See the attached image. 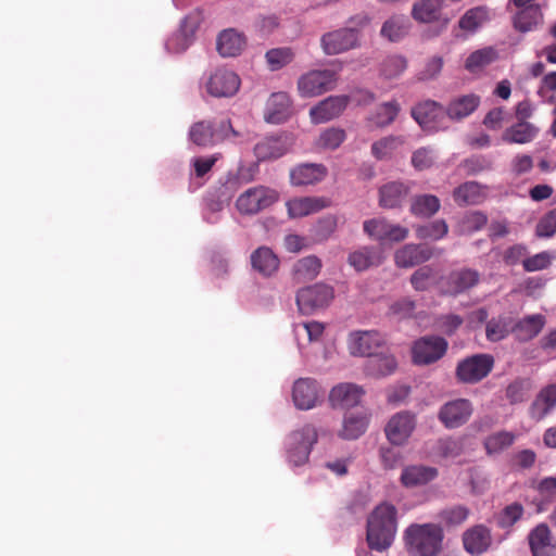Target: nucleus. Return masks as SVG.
I'll return each instance as SVG.
<instances>
[{
    "label": "nucleus",
    "instance_id": "nucleus-1",
    "mask_svg": "<svg viewBox=\"0 0 556 556\" xmlns=\"http://www.w3.org/2000/svg\"><path fill=\"white\" fill-rule=\"evenodd\" d=\"M397 532V509L390 503L375 507L367 519V542L371 549L387 551Z\"/></svg>",
    "mask_w": 556,
    "mask_h": 556
},
{
    "label": "nucleus",
    "instance_id": "nucleus-2",
    "mask_svg": "<svg viewBox=\"0 0 556 556\" xmlns=\"http://www.w3.org/2000/svg\"><path fill=\"white\" fill-rule=\"evenodd\" d=\"M407 551L414 556H439L443 530L435 523L412 525L404 533Z\"/></svg>",
    "mask_w": 556,
    "mask_h": 556
},
{
    "label": "nucleus",
    "instance_id": "nucleus-3",
    "mask_svg": "<svg viewBox=\"0 0 556 556\" xmlns=\"http://www.w3.org/2000/svg\"><path fill=\"white\" fill-rule=\"evenodd\" d=\"M337 83L338 75L334 71L312 70L299 77L296 88L302 98H315L333 90Z\"/></svg>",
    "mask_w": 556,
    "mask_h": 556
},
{
    "label": "nucleus",
    "instance_id": "nucleus-4",
    "mask_svg": "<svg viewBox=\"0 0 556 556\" xmlns=\"http://www.w3.org/2000/svg\"><path fill=\"white\" fill-rule=\"evenodd\" d=\"M230 136L238 137L239 132L232 128L228 119L222 121L218 126L210 121H200L192 124L189 129V139L195 146L203 148L214 146Z\"/></svg>",
    "mask_w": 556,
    "mask_h": 556
},
{
    "label": "nucleus",
    "instance_id": "nucleus-5",
    "mask_svg": "<svg viewBox=\"0 0 556 556\" xmlns=\"http://www.w3.org/2000/svg\"><path fill=\"white\" fill-rule=\"evenodd\" d=\"M279 193L266 186H255L242 192L237 201L236 207L242 215H255L276 203Z\"/></svg>",
    "mask_w": 556,
    "mask_h": 556
},
{
    "label": "nucleus",
    "instance_id": "nucleus-6",
    "mask_svg": "<svg viewBox=\"0 0 556 556\" xmlns=\"http://www.w3.org/2000/svg\"><path fill=\"white\" fill-rule=\"evenodd\" d=\"M334 296L332 287L325 283H315L302 288L296 293V305L304 315H309L330 304Z\"/></svg>",
    "mask_w": 556,
    "mask_h": 556
},
{
    "label": "nucleus",
    "instance_id": "nucleus-7",
    "mask_svg": "<svg viewBox=\"0 0 556 556\" xmlns=\"http://www.w3.org/2000/svg\"><path fill=\"white\" fill-rule=\"evenodd\" d=\"M363 228L368 237L381 243L402 242L409 235L408 228L403 227L399 224H393L383 217H377L365 220Z\"/></svg>",
    "mask_w": 556,
    "mask_h": 556
},
{
    "label": "nucleus",
    "instance_id": "nucleus-8",
    "mask_svg": "<svg viewBox=\"0 0 556 556\" xmlns=\"http://www.w3.org/2000/svg\"><path fill=\"white\" fill-rule=\"evenodd\" d=\"M317 442V431L311 425H305L290 435L288 458L294 466H301L308 460L312 446Z\"/></svg>",
    "mask_w": 556,
    "mask_h": 556
},
{
    "label": "nucleus",
    "instance_id": "nucleus-9",
    "mask_svg": "<svg viewBox=\"0 0 556 556\" xmlns=\"http://www.w3.org/2000/svg\"><path fill=\"white\" fill-rule=\"evenodd\" d=\"M294 144L292 134L281 132L276 136H268L254 146V155L258 162L277 160L289 151Z\"/></svg>",
    "mask_w": 556,
    "mask_h": 556
},
{
    "label": "nucleus",
    "instance_id": "nucleus-10",
    "mask_svg": "<svg viewBox=\"0 0 556 556\" xmlns=\"http://www.w3.org/2000/svg\"><path fill=\"white\" fill-rule=\"evenodd\" d=\"M494 358L490 354H476L458 363L457 378L466 383H476L485 378L492 370Z\"/></svg>",
    "mask_w": 556,
    "mask_h": 556
},
{
    "label": "nucleus",
    "instance_id": "nucleus-11",
    "mask_svg": "<svg viewBox=\"0 0 556 556\" xmlns=\"http://www.w3.org/2000/svg\"><path fill=\"white\" fill-rule=\"evenodd\" d=\"M363 394L361 387L350 383V439L361 437L369 424L370 413L361 404Z\"/></svg>",
    "mask_w": 556,
    "mask_h": 556
},
{
    "label": "nucleus",
    "instance_id": "nucleus-12",
    "mask_svg": "<svg viewBox=\"0 0 556 556\" xmlns=\"http://www.w3.org/2000/svg\"><path fill=\"white\" fill-rule=\"evenodd\" d=\"M241 85L240 77L230 70L217 68L206 81V91L214 98H230Z\"/></svg>",
    "mask_w": 556,
    "mask_h": 556
},
{
    "label": "nucleus",
    "instance_id": "nucleus-13",
    "mask_svg": "<svg viewBox=\"0 0 556 556\" xmlns=\"http://www.w3.org/2000/svg\"><path fill=\"white\" fill-rule=\"evenodd\" d=\"M473 406L467 399H455L443 404L439 410V420L448 429L466 424L472 415Z\"/></svg>",
    "mask_w": 556,
    "mask_h": 556
},
{
    "label": "nucleus",
    "instance_id": "nucleus-14",
    "mask_svg": "<svg viewBox=\"0 0 556 556\" xmlns=\"http://www.w3.org/2000/svg\"><path fill=\"white\" fill-rule=\"evenodd\" d=\"M447 348V342L440 337H424L417 340L413 346V359L415 364L427 365L440 359Z\"/></svg>",
    "mask_w": 556,
    "mask_h": 556
},
{
    "label": "nucleus",
    "instance_id": "nucleus-15",
    "mask_svg": "<svg viewBox=\"0 0 556 556\" xmlns=\"http://www.w3.org/2000/svg\"><path fill=\"white\" fill-rule=\"evenodd\" d=\"M445 113L444 109L432 100L420 102L412 109L413 118L427 131L438 130Z\"/></svg>",
    "mask_w": 556,
    "mask_h": 556
},
{
    "label": "nucleus",
    "instance_id": "nucleus-16",
    "mask_svg": "<svg viewBox=\"0 0 556 556\" xmlns=\"http://www.w3.org/2000/svg\"><path fill=\"white\" fill-rule=\"evenodd\" d=\"M348 106V96H330L309 110L313 124L327 123L339 117Z\"/></svg>",
    "mask_w": 556,
    "mask_h": 556
},
{
    "label": "nucleus",
    "instance_id": "nucleus-17",
    "mask_svg": "<svg viewBox=\"0 0 556 556\" xmlns=\"http://www.w3.org/2000/svg\"><path fill=\"white\" fill-rule=\"evenodd\" d=\"M415 429V416L408 412L393 415L386 426L388 440L395 445L406 442Z\"/></svg>",
    "mask_w": 556,
    "mask_h": 556
},
{
    "label": "nucleus",
    "instance_id": "nucleus-18",
    "mask_svg": "<svg viewBox=\"0 0 556 556\" xmlns=\"http://www.w3.org/2000/svg\"><path fill=\"white\" fill-rule=\"evenodd\" d=\"M464 549L471 556L485 553L492 545L491 530L483 525L468 528L462 536Z\"/></svg>",
    "mask_w": 556,
    "mask_h": 556
},
{
    "label": "nucleus",
    "instance_id": "nucleus-19",
    "mask_svg": "<svg viewBox=\"0 0 556 556\" xmlns=\"http://www.w3.org/2000/svg\"><path fill=\"white\" fill-rule=\"evenodd\" d=\"M328 169L319 163H302L290 170V184L295 187L316 185L325 179Z\"/></svg>",
    "mask_w": 556,
    "mask_h": 556
},
{
    "label": "nucleus",
    "instance_id": "nucleus-20",
    "mask_svg": "<svg viewBox=\"0 0 556 556\" xmlns=\"http://www.w3.org/2000/svg\"><path fill=\"white\" fill-rule=\"evenodd\" d=\"M556 408V384L551 383L543 387L528 408L529 417L539 422L552 414Z\"/></svg>",
    "mask_w": 556,
    "mask_h": 556
},
{
    "label": "nucleus",
    "instance_id": "nucleus-21",
    "mask_svg": "<svg viewBox=\"0 0 556 556\" xmlns=\"http://www.w3.org/2000/svg\"><path fill=\"white\" fill-rule=\"evenodd\" d=\"M432 256V249L407 243L397 249L394 253V263L399 268H410L429 261Z\"/></svg>",
    "mask_w": 556,
    "mask_h": 556
},
{
    "label": "nucleus",
    "instance_id": "nucleus-22",
    "mask_svg": "<svg viewBox=\"0 0 556 556\" xmlns=\"http://www.w3.org/2000/svg\"><path fill=\"white\" fill-rule=\"evenodd\" d=\"M292 400L300 409H311L318 401V383L312 378L298 379L292 389Z\"/></svg>",
    "mask_w": 556,
    "mask_h": 556
},
{
    "label": "nucleus",
    "instance_id": "nucleus-23",
    "mask_svg": "<svg viewBox=\"0 0 556 556\" xmlns=\"http://www.w3.org/2000/svg\"><path fill=\"white\" fill-rule=\"evenodd\" d=\"M382 344L376 331H357L350 334V354L370 357Z\"/></svg>",
    "mask_w": 556,
    "mask_h": 556
},
{
    "label": "nucleus",
    "instance_id": "nucleus-24",
    "mask_svg": "<svg viewBox=\"0 0 556 556\" xmlns=\"http://www.w3.org/2000/svg\"><path fill=\"white\" fill-rule=\"evenodd\" d=\"M529 545L533 556H556V543L547 525L540 523L529 533Z\"/></svg>",
    "mask_w": 556,
    "mask_h": 556
},
{
    "label": "nucleus",
    "instance_id": "nucleus-25",
    "mask_svg": "<svg viewBox=\"0 0 556 556\" xmlns=\"http://www.w3.org/2000/svg\"><path fill=\"white\" fill-rule=\"evenodd\" d=\"M250 262L253 270L265 278L274 276L280 265L279 257L268 247H260L254 250L251 253Z\"/></svg>",
    "mask_w": 556,
    "mask_h": 556
},
{
    "label": "nucleus",
    "instance_id": "nucleus-26",
    "mask_svg": "<svg viewBox=\"0 0 556 556\" xmlns=\"http://www.w3.org/2000/svg\"><path fill=\"white\" fill-rule=\"evenodd\" d=\"M329 205L330 201L324 197L294 198L287 202L288 214L292 218L317 213Z\"/></svg>",
    "mask_w": 556,
    "mask_h": 556
},
{
    "label": "nucleus",
    "instance_id": "nucleus-27",
    "mask_svg": "<svg viewBox=\"0 0 556 556\" xmlns=\"http://www.w3.org/2000/svg\"><path fill=\"white\" fill-rule=\"evenodd\" d=\"M410 185L401 181L384 184L379 190V204L384 208L400 207L408 197Z\"/></svg>",
    "mask_w": 556,
    "mask_h": 556
},
{
    "label": "nucleus",
    "instance_id": "nucleus-28",
    "mask_svg": "<svg viewBox=\"0 0 556 556\" xmlns=\"http://www.w3.org/2000/svg\"><path fill=\"white\" fill-rule=\"evenodd\" d=\"M540 134V128L528 121H517L502 134V141L506 143L527 144L532 142Z\"/></svg>",
    "mask_w": 556,
    "mask_h": 556
},
{
    "label": "nucleus",
    "instance_id": "nucleus-29",
    "mask_svg": "<svg viewBox=\"0 0 556 556\" xmlns=\"http://www.w3.org/2000/svg\"><path fill=\"white\" fill-rule=\"evenodd\" d=\"M291 114V99L287 92L273 93L266 104L265 119L271 124H280Z\"/></svg>",
    "mask_w": 556,
    "mask_h": 556
},
{
    "label": "nucleus",
    "instance_id": "nucleus-30",
    "mask_svg": "<svg viewBox=\"0 0 556 556\" xmlns=\"http://www.w3.org/2000/svg\"><path fill=\"white\" fill-rule=\"evenodd\" d=\"M479 281V274L473 269H460L452 271L446 279L444 293L458 294L476 286Z\"/></svg>",
    "mask_w": 556,
    "mask_h": 556
},
{
    "label": "nucleus",
    "instance_id": "nucleus-31",
    "mask_svg": "<svg viewBox=\"0 0 556 556\" xmlns=\"http://www.w3.org/2000/svg\"><path fill=\"white\" fill-rule=\"evenodd\" d=\"M409 28L410 23L407 16L393 14L383 22L380 36L388 41L397 42L407 36Z\"/></svg>",
    "mask_w": 556,
    "mask_h": 556
},
{
    "label": "nucleus",
    "instance_id": "nucleus-32",
    "mask_svg": "<svg viewBox=\"0 0 556 556\" xmlns=\"http://www.w3.org/2000/svg\"><path fill=\"white\" fill-rule=\"evenodd\" d=\"M438 475L433 467L421 465L408 466L403 469L401 481L406 488H416L432 481Z\"/></svg>",
    "mask_w": 556,
    "mask_h": 556
},
{
    "label": "nucleus",
    "instance_id": "nucleus-33",
    "mask_svg": "<svg viewBox=\"0 0 556 556\" xmlns=\"http://www.w3.org/2000/svg\"><path fill=\"white\" fill-rule=\"evenodd\" d=\"M321 269V261L309 255L296 261L292 267V277L296 283L314 280Z\"/></svg>",
    "mask_w": 556,
    "mask_h": 556
},
{
    "label": "nucleus",
    "instance_id": "nucleus-34",
    "mask_svg": "<svg viewBox=\"0 0 556 556\" xmlns=\"http://www.w3.org/2000/svg\"><path fill=\"white\" fill-rule=\"evenodd\" d=\"M245 47V38L242 34L226 29L220 33L217 39V51L223 56L239 55Z\"/></svg>",
    "mask_w": 556,
    "mask_h": 556
},
{
    "label": "nucleus",
    "instance_id": "nucleus-35",
    "mask_svg": "<svg viewBox=\"0 0 556 556\" xmlns=\"http://www.w3.org/2000/svg\"><path fill=\"white\" fill-rule=\"evenodd\" d=\"M453 197L458 205H475L481 203L486 193L484 187L478 182L467 181L454 190Z\"/></svg>",
    "mask_w": 556,
    "mask_h": 556
},
{
    "label": "nucleus",
    "instance_id": "nucleus-36",
    "mask_svg": "<svg viewBox=\"0 0 556 556\" xmlns=\"http://www.w3.org/2000/svg\"><path fill=\"white\" fill-rule=\"evenodd\" d=\"M479 104V96L473 93L465 94L450 102L446 114L451 119L459 121L475 112Z\"/></svg>",
    "mask_w": 556,
    "mask_h": 556
},
{
    "label": "nucleus",
    "instance_id": "nucleus-37",
    "mask_svg": "<svg viewBox=\"0 0 556 556\" xmlns=\"http://www.w3.org/2000/svg\"><path fill=\"white\" fill-rule=\"evenodd\" d=\"M396 366L397 363L391 354L377 351L367 361L366 368L369 375L383 377L393 374Z\"/></svg>",
    "mask_w": 556,
    "mask_h": 556
},
{
    "label": "nucleus",
    "instance_id": "nucleus-38",
    "mask_svg": "<svg viewBox=\"0 0 556 556\" xmlns=\"http://www.w3.org/2000/svg\"><path fill=\"white\" fill-rule=\"evenodd\" d=\"M443 5V0H420L412 8V16L419 23L438 21Z\"/></svg>",
    "mask_w": 556,
    "mask_h": 556
},
{
    "label": "nucleus",
    "instance_id": "nucleus-39",
    "mask_svg": "<svg viewBox=\"0 0 556 556\" xmlns=\"http://www.w3.org/2000/svg\"><path fill=\"white\" fill-rule=\"evenodd\" d=\"M543 15L538 5L523 7L514 17V26L521 33H528L542 23Z\"/></svg>",
    "mask_w": 556,
    "mask_h": 556
},
{
    "label": "nucleus",
    "instance_id": "nucleus-40",
    "mask_svg": "<svg viewBox=\"0 0 556 556\" xmlns=\"http://www.w3.org/2000/svg\"><path fill=\"white\" fill-rule=\"evenodd\" d=\"M489 20V10L484 7H477L465 12L458 21V26L466 34H473Z\"/></svg>",
    "mask_w": 556,
    "mask_h": 556
},
{
    "label": "nucleus",
    "instance_id": "nucleus-41",
    "mask_svg": "<svg viewBox=\"0 0 556 556\" xmlns=\"http://www.w3.org/2000/svg\"><path fill=\"white\" fill-rule=\"evenodd\" d=\"M545 325V317L542 314L529 315L518 321L515 332L520 340L527 341L542 330Z\"/></svg>",
    "mask_w": 556,
    "mask_h": 556
},
{
    "label": "nucleus",
    "instance_id": "nucleus-42",
    "mask_svg": "<svg viewBox=\"0 0 556 556\" xmlns=\"http://www.w3.org/2000/svg\"><path fill=\"white\" fill-rule=\"evenodd\" d=\"M328 403L331 409L342 415V425L348 427V383L341 382L334 386L328 395Z\"/></svg>",
    "mask_w": 556,
    "mask_h": 556
},
{
    "label": "nucleus",
    "instance_id": "nucleus-43",
    "mask_svg": "<svg viewBox=\"0 0 556 556\" xmlns=\"http://www.w3.org/2000/svg\"><path fill=\"white\" fill-rule=\"evenodd\" d=\"M497 52L491 47L473 51L465 62V68L471 73L478 72L497 60Z\"/></svg>",
    "mask_w": 556,
    "mask_h": 556
},
{
    "label": "nucleus",
    "instance_id": "nucleus-44",
    "mask_svg": "<svg viewBox=\"0 0 556 556\" xmlns=\"http://www.w3.org/2000/svg\"><path fill=\"white\" fill-rule=\"evenodd\" d=\"M321 46L326 54L333 55L348 49V30L338 29L321 37Z\"/></svg>",
    "mask_w": 556,
    "mask_h": 556
},
{
    "label": "nucleus",
    "instance_id": "nucleus-45",
    "mask_svg": "<svg viewBox=\"0 0 556 556\" xmlns=\"http://www.w3.org/2000/svg\"><path fill=\"white\" fill-rule=\"evenodd\" d=\"M440 208V200L432 194L415 197L410 205V212L415 216L430 217Z\"/></svg>",
    "mask_w": 556,
    "mask_h": 556
},
{
    "label": "nucleus",
    "instance_id": "nucleus-46",
    "mask_svg": "<svg viewBox=\"0 0 556 556\" xmlns=\"http://www.w3.org/2000/svg\"><path fill=\"white\" fill-rule=\"evenodd\" d=\"M381 261V254L368 248L357 250L350 255V265H352L358 271L365 270L371 266L379 265Z\"/></svg>",
    "mask_w": 556,
    "mask_h": 556
},
{
    "label": "nucleus",
    "instance_id": "nucleus-47",
    "mask_svg": "<svg viewBox=\"0 0 556 556\" xmlns=\"http://www.w3.org/2000/svg\"><path fill=\"white\" fill-rule=\"evenodd\" d=\"M470 510L464 505H454L440 510L438 518L445 527H458L469 517Z\"/></svg>",
    "mask_w": 556,
    "mask_h": 556
},
{
    "label": "nucleus",
    "instance_id": "nucleus-48",
    "mask_svg": "<svg viewBox=\"0 0 556 556\" xmlns=\"http://www.w3.org/2000/svg\"><path fill=\"white\" fill-rule=\"evenodd\" d=\"M404 143L400 136H388L375 141L371 146V153L378 160H386Z\"/></svg>",
    "mask_w": 556,
    "mask_h": 556
},
{
    "label": "nucleus",
    "instance_id": "nucleus-49",
    "mask_svg": "<svg viewBox=\"0 0 556 556\" xmlns=\"http://www.w3.org/2000/svg\"><path fill=\"white\" fill-rule=\"evenodd\" d=\"M516 440V435L510 431H500L489 435L484 441L486 453L498 454L511 446Z\"/></svg>",
    "mask_w": 556,
    "mask_h": 556
},
{
    "label": "nucleus",
    "instance_id": "nucleus-50",
    "mask_svg": "<svg viewBox=\"0 0 556 556\" xmlns=\"http://www.w3.org/2000/svg\"><path fill=\"white\" fill-rule=\"evenodd\" d=\"M447 231V224L439 219L427 225L418 226L416 228V237L422 240H439L446 236Z\"/></svg>",
    "mask_w": 556,
    "mask_h": 556
},
{
    "label": "nucleus",
    "instance_id": "nucleus-51",
    "mask_svg": "<svg viewBox=\"0 0 556 556\" xmlns=\"http://www.w3.org/2000/svg\"><path fill=\"white\" fill-rule=\"evenodd\" d=\"M399 112L400 104L396 101L384 102L377 109L372 122L379 127L388 126L396 118Z\"/></svg>",
    "mask_w": 556,
    "mask_h": 556
},
{
    "label": "nucleus",
    "instance_id": "nucleus-52",
    "mask_svg": "<svg viewBox=\"0 0 556 556\" xmlns=\"http://www.w3.org/2000/svg\"><path fill=\"white\" fill-rule=\"evenodd\" d=\"M556 260V252L543 251L523 260L526 271H538L546 269Z\"/></svg>",
    "mask_w": 556,
    "mask_h": 556
},
{
    "label": "nucleus",
    "instance_id": "nucleus-53",
    "mask_svg": "<svg viewBox=\"0 0 556 556\" xmlns=\"http://www.w3.org/2000/svg\"><path fill=\"white\" fill-rule=\"evenodd\" d=\"M345 140V131L340 128H328L320 134L316 146L325 150H334Z\"/></svg>",
    "mask_w": 556,
    "mask_h": 556
},
{
    "label": "nucleus",
    "instance_id": "nucleus-54",
    "mask_svg": "<svg viewBox=\"0 0 556 556\" xmlns=\"http://www.w3.org/2000/svg\"><path fill=\"white\" fill-rule=\"evenodd\" d=\"M406 60L401 55H390L381 63V75L387 79L399 77L406 70Z\"/></svg>",
    "mask_w": 556,
    "mask_h": 556
},
{
    "label": "nucleus",
    "instance_id": "nucleus-55",
    "mask_svg": "<svg viewBox=\"0 0 556 556\" xmlns=\"http://www.w3.org/2000/svg\"><path fill=\"white\" fill-rule=\"evenodd\" d=\"M350 49L361 45L364 39L365 30L369 27L370 18L366 14H361L350 20Z\"/></svg>",
    "mask_w": 556,
    "mask_h": 556
},
{
    "label": "nucleus",
    "instance_id": "nucleus-56",
    "mask_svg": "<svg viewBox=\"0 0 556 556\" xmlns=\"http://www.w3.org/2000/svg\"><path fill=\"white\" fill-rule=\"evenodd\" d=\"M265 56L270 70L277 71L289 64L293 60L294 53L290 48H276L267 51Z\"/></svg>",
    "mask_w": 556,
    "mask_h": 556
},
{
    "label": "nucleus",
    "instance_id": "nucleus-57",
    "mask_svg": "<svg viewBox=\"0 0 556 556\" xmlns=\"http://www.w3.org/2000/svg\"><path fill=\"white\" fill-rule=\"evenodd\" d=\"M192 43V35L185 27L174 33L166 41V49L170 53H181Z\"/></svg>",
    "mask_w": 556,
    "mask_h": 556
},
{
    "label": "nucleus",
    "instance_id": "nucleus-58",
    "mask_svg": "<svg viewBox=\"0 0 556 556\" xmlns=\"http://www.w3.org/2000/svg\"><path fill=\"white\" fill-rule=\"evenodd\" d=\"M435 279V271L430 266L418 268L410 277V283L417 291L429 289Z\"/></svg>",
    "mask_w": 556,
    "mask_h": 556
},
{
    "label": "nucleus",
    "instance_id": "nucleus-59",
    "mask_svg": "<svg viewBox=\"0 0 556 556\" xmlns=\"http://www.w3.org/2000/svg\"><path fill=\"white\" fill-rule=\"evenodd\" d=\"M523 515V507L519 503L507 505L500 514L497 523L501 528L513 527Z\"/></svg>",
    "mask_w": 556,
    "mask_h": 556
},
{
    "label": "nucleus",
    "instance_id": "nucleus-60",
    "mask_svg": "<svg viewBox=\"0 0 556 556\" xmlns=\"http://www.w3.org/2000/svg\"><path fill=\"white\" fill-rule=\"evenodd\" d=\"M531 390L529 380H516L506 389V396L511 404L521 403L527 400Z\"/></svg>",
    "mask_w": 556,
    "mask_h": 556
},
{
    "label": "nucleus",
    "instance_id": "nucleus-61",
    "mask_svg": "<svg viewBox=\"0 0 556 556\" xmlns=\"http://www.w3.org/2000/svg\"><path fill=\"white\" fill-rule=\"evenodd\" d=\"M293 330L298 338H300L301 334H306L308 342H314L320 339L325 327L321 323L318 321H307L296 324Z\"/></svg>",
    "mask_w": 556,
    "mask_h": 556
},
{
    "label": "nucleus",
    "instance_id": "nucleus-62",
    "mask_svg": "<svg viewBox=\"0 0 556 556\" xmlns=\"http://www.w3.org/2000/svg\"><path fill=\"white\" fill-rule=\"evenodd\" d=\"M437 160L435 152L430 148H420L412 155V165L418 169L424 170L433 165Z\"/></svg>",
    "mask_w": 556,
    "mask_h": 556
},
{
    "label": "nucleus",
    "instance_id": "nucleus-63",
    "mask_svg": "<svg viewBox=\"0 0 556 556\" xmlns=\"http://www.w3.org/2000/svg\"><path fill=\"white\" fill-rule=\"evenodd\" d=\"M535 233L540 238H551L556 233V208L546 213L539 220Z\"/></svg>",
    "mask_w": 556,
    "mask_h": 556
},
{
    "label": "nucleus",
    "instance_id": "nucleus-64",
    "mask_svg": "<svg viewBox=\"0 0 556 556\" xmlns=\"http://www.w3.org/2000/svg\"><path fill=\"white\" fill-rule=\"evenodd\" d=\"M508 334V324L504 318L492 319L486 325V338L496 342Z\"/></svg>",
    "mask_w": 556,
    "mask_h": 556
}]
</instances>
